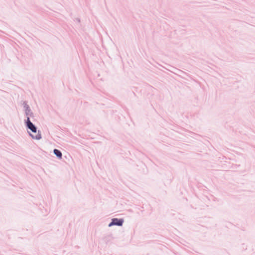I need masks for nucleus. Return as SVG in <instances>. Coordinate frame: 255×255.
Instances as JSON below:
<instances>
[{"mask_svg":"<svg viewBox=\"0 0 255 255\" xmlns=\"http://www.w3.org/2000/svg\"><path fill=\"white\" fill-rule=\"evenodd\" d=\"M123 220L122 219H118L114 218L112 219V222L109 224V226L113 225L122 226L123 223Z\"/></svg>","mask_w":255,"mask_h":255,"instance_id":"f257e3e1","label":"nucleus"},{"mask_svg":"<svg viewBox=\"0 0 255 255\" xmlns=\"http://www.w3.org/2000/svg\"><path fill=\"white\" fill-rule=\"evenodd\" d=\"M27 126L32 132H36V128L33 125V124L30 121L29 118H27Z\"/></svg>","mask_w":255,"mask_h":255,"instance_id":"f03ea898","label":"nucleus"},{"mask_svg":"<svg viewBox=\"0 0 255 255\" xmlns=\"http://www.w3.org/2000/svg\"><path fill=\"white\" fill-rule=\"evenodd\" d=\"M54 153L59 158H62V153L59 150L55 149L54 150Z\"/></svg>","mask_w":255,"mask_h":255,"instance_id":"7ed1b4c3","label":"nucleus"},{"mask_svg":"<svg viewBox=\"0 0 255 255\" xmlns=\"http://www.w3.org/2000/svg\"><path fill=\"white\" fill-rule=\"evenodd\" d=\"M34 138L35 139H39L40 138H41V135L40 134H38Z\"/></svg>","mask_w":255,"mask_h":255,"instance_id":"20e7f679","label":"nucleus"}]
</instances>
